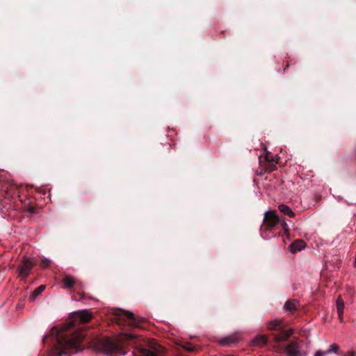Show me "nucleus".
<instances>
[{
  "label": "nucleus",
  "mask_w": 356,
  "mask_h": 356,
  "mask_svg": "<svg viewBox=\"0 0 356 356\" xmlns=\"http://www.w3.org/2000/svg\"><path fill=\"white\" fill-rule=\"evenodd\" d=\"M280 225L284 234H289V227L284 220H282L277 214L276 211L269 210L265 212L263 223L260 227V231L270 232L277 225Z\"/></svg>",
  "instance_id": "1"
},
{
  "label": "nucleus",
  "mask_w": 356,
  "mask_h": 356,
  "mask_svg": "<svg viewBox=\"0 0 356 356\" xmlns=\"http://www.w3.org/2000/svg\"><path fill=\"white\" fill-rule=\"evenodd\" d=\"M126 337L128 339H132L136 337L133 334H121L120 339L117 341H112L110 339H102L99 340L95 347L98 352H102L106 354H111L120 350L122 344V337Z\"/></svg>",
  "instance_id": "2"
},
{
  "label": "nucleus",
  "mask_w": 356,
  "mask_h": 356,
  "mask_svg": "<svg viewBox=\"0 0 356 356\" xmlns=\"http://www.w3.org/2000/svg\"><path fill=\"white\" fill-rule=\"evenodd\" d=\"M34 266L35 263L31 258L24 257L17 267V276L22 280L26 279Z\"/></svg>",
  "instance_id": "3"
},
{
  "label": "nucleus",
  "mask_w": 356,
  "mask_h": 356,
  "mask_svg": "<svg viewBox=\"0 0 356 356\" xmlns=\"http://www.w3.org/2000/svg\"><path fill=\"white\" fill-rule=\"evenodd\" d=\"M83 337V334L81 332H76L70 338H67L61 341L60 345L65 349H75V352H77L79 343Z\"/></svg>",
  "instance_id": "4"
},
{
  "label": "nucleus",
  "mask_w": 356,
  "mask_h": 356,
  "mask_svg": "<svg viewBox=\"0 0 356 356\" xmlns=\"http://www.w3.org/2000/svg\"><path fill=\"white\" fill-rule=\"evenodd\" d=\"M71 318L72 319V323H69L66 328H68L70 326H71L72 323H88L92 318V314L88 310H79L72 313Z\"/></svg>",
  "instance_id": "5"
},
{
  "label": "nucleus",
  "mask_w": 356,
  "mask_h": 356,
  "mask_svg": "<svg viewBox=\"0 0 356 356\" xmlns=\"http://www.w3.org/2000/svg\"><path fill=\"white\" fill-rule=\"evenodd\" d=\"M120 317L127 321V323L131 326H137L140 323V319L135 316L134 313L129 311H122L119 314Z\"/></svg>",
  "instance_id": "6"
},
{
  "label": "nucleus",
  "mask_w": 356,
  "mask_h": 356,
  "mask_svg": "<svg viewBox=\"0 0 356 356\" xmlns=\"http://www.w3.org/2000/svg\"><path fill=\"white\" fill-rule=\"evenodd\" d=\"M65 287L71 289L73 287H79L82 288L83 286L82 285V283L76 280L74 277L71 275H65L63 280H62Z\"/></svg>",
  "instance_id": "7"
},
{
  "label": "nucleus",
  "mask_w": 356,
  "mask_h": 356,
  "mask_svg": "<svg viewBox=\"0 0 356 356\" xmlns=\"http://www.w3.org/2000/svg\"><path fill=\"white\" fill-rule=\"evenodd\" d=\"M339 347L336 343H332L328 349L326 351H323L321 350H318L315 352L314 356H325L327 354L330 353H339Z\"/></svg>",
  "instance_id": "8"
},
{
  "label": "nucleus",
  "mask_w": 356,
  "mask_h": 356,
  "mask_svg": "<svg viewBox=\"0 0 356 356\" xmlns=\"http://www.w3.org/2000/svg\"><path fill=\"white\" fill-rule=\"evenodd\" d=\"M286 352L288 356H305V354H300L299 346L296 343H292L287 346Z\"/></svg>",
  "instance_id": "9"
},
{
  "label": "nucleus",
  "mask_w": 356,
  "mask_h": 356,
  "mask_svg": "<svg viewBox=\"0 0 356 356\" xmlns=\"http://www.w3.org/2000/svg\"><path fill=\"white\" fill-rule=\"evenodd\" d=\"M337 311L338 313L339 320L341 322L343 321V309L344 303L341 296H339L336 301Z\"/></svg>",
  "instance_id": "10"
},
{
  "label": "nucleus",
  "mask_w": 356,
  "mask_h": 356,
  "mask_svg": "<svg viewBox=\"0 0 356 356\" xmlns=\"http://www.w3.org/2000/svg\"><path fill=\"white\" fill-rule=\"evenodd\" d=\"M284 327V323L281 319H275L268 322V328L270 330H280Z\"/></svg>",
  "instance_id": "11"
},
{
  "label": "nucleus",
  "mask_w": 356,
  "mask_h": 356,
  "mask_svg": "<svg viewBox=\"0 0 356 356\" xmlns=\"http://www.w3.org/2000/svg\"><path fill=\"white\" fill-rule=\"evenodd\" d=\"M298 305V302L296 300H289L284 305V310L290 313L297 309Z\"/></svg>",
  "instance_id": "12"
},
{
  "label": "nucleus",
  "mask_w": 356,
  "mask_h": 356,
  "mask_svg": "<svg viewBox=\"0 0 356 356\" xmlns=\"http://www.w3.org/2000/svg\"><path fill=\"white\" fill-rule=\"evenodd\" d=\"M141 356H165L163 355L162 349H156L154 351H152L147 349L140 350Z\"/></svg>",
  "instance_id": "13"
},
{
  "label": "nucleus",
  "mask_w": 356,
  "mask_h": 356,
  "mask_svg": "<svg viewBox=\"0 0 356 356\" xmlns=\"http://www.w3.org/2000/svg\"><path fill=\"white\" fill-rule=\"evenodd\" d=\"M305 247V243L302 240H296L290 245V249L292 252L300 251Z\"/></svg>",
  "instance_id": "14"
},
{
  "label": "nucleus",
  "mask_w": 356,
  "mask_h": 356,
  "mask_svg": "<svg viewBox=\"0 0 356 356\" xmlns=\"http://www.w3.org/2000/svg\"><path fill=\"white\" fill-rule=\"evenodd\" d=\"M278 209L282 213L288 216L290 218H293L295 216V213L291 210V209L284 204H281L278 206Z\"/></svg>",
  "instance_id": "15"
},
{
  "label": "nucleus",
  "mask_w": 356,
  "mask_h": 356,
  "mask_svg": "<svg viewBox=\"0 0 356 356\" xmlns=\"http://www.w3.org/2000/svg\"><path fill=\"white\" fill-rule=\"evenodd\" d=\"M239 337L236 335V337L233 336L227 337V338L221 341V343L223 345H229L233 343H236L239 341Z\"/></svg>",
  "instance_id": "16"
},
{
  "label": "nucleus",
  "mask_w": 356,
  "mask_h": 356,
  "mask_svg": "<svg viewBox=\"0 0 356 356\" xmlns=\"http://www.w3.org/2000/svg\"><path fill=\"white\" fill-rule=\"evenodd\" d=\"M292 332L293 331L291 330H290L283 332L280 337H276L275 341L277 343H279L282 341H286L289 337V336L292 334Z\"/></svg>",
  "instance_id": "17"
},
{
  "label": "nucleus",
  "mask_w": 356,
  "mask_h": 356,
  "mask_svg": "<svg viewBox=\"0 0 356 356\" xmlns=\"http://www.w3.org/2000/svg\"><path fill=\"white\" fill-rule=\"evenodd\" d=\"M276 163H277V161H275V162L272 163H266L265 164V169L267 172H272L277 169Z\"/></svg>",
  "instance_id": "18"
},
{
  "label": "nucleus",
  "mask_w": 356,
  "mask_h": 356,
  "mask_svg": "<svg viewBox=\"0 0 356 356\" xmlns=\"http://www.w3.org/2000/svg\"><path fill=\"white\" fill-rule=\"evenodd\" d=\"M266 336H259L257 337L254 340V343L257 345H262L266 343Z\"/></svg>",
  "instance_id": "19"
},
{
  "label": "nucleus",
  "mask_w": 356,
  "mask_h": 356,
  "mask_svg": "<svg viewBox=\"0 0 356 356\" xmlns=\"http://www.w3.org/2000/svg\"><path fill=\"white\" fill-rule=\"evenodd\" d=\"M264 161L266 163H272L275 162L277 161L273 156L270 154V152H266L264 156Z\"/></svg>",
  "instance_id": "20"
},
{
  "label": "nucleus",
  "mask_w": 356,
  "mask_h": 356,
  "mask_svg": "<svg viewBox=\"0 0 356 356\" xmlns=\"http://www.w3.org/2000/svg\"><path fill=\"white\" fill-rule=\"evenodd\" d=\"M51 263V261L50 260L43 257L41 259L40 266L42 268H47V267H49L50 266Z\"/></svg>",
  "instance_id": "21"
},
{
  "label": "nucleus",
  "mask_w": 356,
  "mask_h": 356,
  "mask_svg": "<svg viewBox=\"0 0 356 356\" xmlns=\"http://www.w3.org/2000/svg\"><path fill=\"white\" fill-rule=\"evenodd\" d=\"M342 355H345V356H356V352L353 351V350H350V351L347 352L346 354H342Z\"/></svg>",
  "instance_id": "22"
},
{
  "label": "nucleus",
  "mask_w": 356,
  "mask_h": 356,
  "mask_svg": "<svg viewBox=\"0 0 356 356\" xmlns=\"http://www.w3.org/2000/svg\"><path fill=\"white\" fill-rule=\"evenodd\" d=\"M41 291H34L33 296L31 297V299H35L37 296L40 294Z\"/></svg>",
  "instance_id": "23"
},
{
  "label": "nucleus",
  "mask_w": 356,
  "mask_h": 356,
  "mask_svg": "<svg viewBox=\"0 0 356 356\" xmlns=\"http://www.w3.org/2000/svg\"><path fill=\"white\" fill-rule=\"evenodd\" d=\"M45 288H46L45 285L42 284L40 286H38V288H36L35 289H45Z\"/></svg>",
  "instance_id": "24"
},
{
  "label": "nucleus",
  "mask_w": 356,
  "mask_h": 356,
  "mask_svg": "<svg viewBox=\"0 0 356 356\" xmlns=\"http://www.w3.org/2000/svg\"><path fill=\"white\" fill-rule=\"evenodd\" d=\"M63 353V351H56V352L54 353V354L58 355V356H60Z\"/></svg>",
  "instance_id": "25"
},
{
  "label": "nucleus",
  "mask_w": 356,
  "mask_h": 356,
  "mask_svg": "<svg viewBox=\"0 0 356 356\" xmlns=\"http://www.w3.org/2000/svg\"><path fill=\"white\" fill-rule=\"evenodd\" d=\"M33 211H34V209L33 207L29 209V211L31 212V213H33Z\"/></svg>",
  "instance_id": "26"
},
{
  "label": "nucleus",
  "mask_w": 356,
  "mask_h": 356,
  "mask_svg": "<svg viewBox=\"0 0 356 356\" xmlns=\"http://www.w3.org/2000/svg\"><path fill=\"white\" fill-rule=\"evenodd\" d=\"M259 162H260V163H261V162H262V161H261V157L259 158Z\"/></svg>",
  "instance_id": "27"
}]
</instances>
